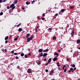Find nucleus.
Wrapping results in <instances>:
<instances>
[{"label":"nucleus","mask_w":80,"mask_h":80,"mask_svg":"<svg viewBox=\"0 0 80 80\" xmlns=\"http://www.w3.org/2000/svg\"><path fill=\"white\" fill-rule=\"evenodd\" d=\"M33 35H32L30 38H27V42H30V41L33 38Z\"/></svg>","instance_id":"nucleus-1"},{"label":"nucleus","mask_w":80,"mask_h":80,"mask_svg":"<svg viewBox=\"0 0 80 80\" xmlns=\"http://www.w3.org/2000/svg\"><path fill=\"white\" fill-rule=\"evenodd\" d=\"M14 6L15 4H12L10 6V8H12V10H13V9H14V8H15L16 7Z\"/></svg>","instance_id":"nucleus-2"},{"label":"nucleus","mask_w":80,"mask_h":80,"mask_svg":"<svg viewBox=\"0 0 80 80\" xmlns=\"http://www.w3.org/2000/svg\"><path fill=\"white\" fill-rule=\"evenodd\" d=\"M51 61H52V58H50L48 61V63L45 64V66H47L48 63H50Z\"/></svg>","instance_id":"nucleus-3"},{"label":"nucleus","mask_w":80,"mask_h":80,"mask_svg":"<svg viewBox=\"0 0 80 80\" xmlns=\"http://www.w3.org/2000/svg\"><path fill=\"white\" fill-rule=\"evenodd\" d=\"M43 49H40L38 50V52H39V53H42V52H43Z\"/></svg>","instance_id":"nucleus-4"},{"label":"nucleus","mask_w":80,"mask_h":80,"mask_svg":"<svg viewBox=\"0 0 80 80\" xmlns=\"http://www.w3.org/2000/svg\"><path fill=\"white\" fill-rule=\"evenodd\" d=\"M27 72L28 73H32V71H31V69H28L27 71Z\"/></svg>","instance_id":"nucleus-5"},{"label":"nucleus","mask_w":80,"mask_h":80,"mask_svg":"<svg viewBox=\"0 0 80 80\" xmlns=\"http://www.w3.org/2000/svg\"><path fill=\"white\" fill-rule=\"evenodd\" d=\"M58 58L57 57H55L53 59V62H55V61H57V59Z\"/></svg>","instance_id":"nucleus-6"},{"label":"nucleus","mask_w":80,"mask_h":80,"mask_svg":"<svg viewBox=\"0 0 80 80\" xmlns=\"http://www.w3.org/2000/svg\"><path fill=\"white\" fill-rule=\"evenodd\" d=\"M53 72H54V71H53V70H52L50 72L49 75H52V73H53Z\"/></svg>","instance_id":"nucleus-7"},{"label":"nucleus","mask_w":80,"mask_h":80,"mask_svg":"<svg viewBox=\"0 0 80 80\" xmlns=\"http://www.w3.org/2000/svg\"><path fill=\"white\" fill-rule=\"evenodd\" d=\"M77 43L78 44L80 43V39H78L76 41Z\"/></svg>","instance_id":"nucleus-8"},{"label":"nucleus","mask_w":80,"mask_h":80,"mask_svg":"<svg viewBox=\"0 0 80 80\" xmlns=\"http://www.w3.org/2000/svg\"><path fill=\"white\" fill-rule=\"evenodd\" d=\"M66 11V9H62L61 10V12L62 13H63V12H65V11Z\"/></svg>","instance_id":"nucleus-9"},{"label":"nucleus","mask_w":80,"mask_h":80,"mask_svg":"<svg viewBox=\"0 0 80 80\" xmlns=\"http://www.w3.org/2000/svg\"><path fill=\"white\" fill-rule=\"evenodd\" d=\"M48 55V54H47V53H44L43 55V57H46V56H47Z\"/></svg>","instance_id":"nucleus-10"},{"label":"nucleus","mask_w":80,"mask_h":80,"mask_svg":"<svg viewBox=\"0 0 80 80\" xmlns=\"http://www.w3.org/2000/svg\"><path fill=\"white\" fill-rule=\"evenodd\" d=\"M71 67H73V68H74V67H75V65L74 64H71L70 65Z\"/></svg>","instance_id":"nucleus-11"},{"label":"nucleus","mask_w":80,"mask_h":80,"mask_svg":"<svg viewBox=\"0 0 80 80\" xmlns=\"http://www.w3.org/2000/svg\"><path fill=\"white\" fill-rule=\"evenodd\" d=\"M13 3L14 4H17V3H18V1L16 0L15 2H14Z\"/></svg>","instance_id":"nucleus-12"},{"label":"nucleus","mask_w":80,"mask_h":80,"mask_svg":"<svg viewBox=\"0 0 80 80\" xmlns=\"http://www.w3.org/2000/svg\"><path fill=\"white\" fill-rule=\"evenodd\" d=\"M30 34L29 33L27 34V35L26 37V38H28V37H29V36H30Z\"/></svg>","instance_id":"nucleus-13"},{"label":"nucleus","mask_w":80,"mask_h":80,"mask_svg":"<svg viewBox=\"0 0 80 80\" xmlns=\"http://www.w3.org/2000/svg\"><path fill=\"white\" fill-rule=\"evenodd\" d=\"M70 8V9H73V8H74V6H70V7L69 6Z\"/></svg>","instance_id":"nucleus-14"},{"label":"nucleus","mask_w":80,"mask_h":80,"mask_svg":"<svg viewBox=\"0 0 80 80\" xmlns=\"http://www.w3.org/2000/svg\"><path fill=\"white\" fill-rule=\"evenodd\" d=\"M49 50V49H46V50H43V52H48V51Z\"/></svg>","instance_id":"nucleus-15"},{"label":"nucleus","mask_w":80,"mask_h":80,"mask_svg":"<svg viewBox=\"0 0 80 80\" xmlns=\"http://www.w3.org/2000/svg\"><path fill=\"white\" fill-rule=\"evenodd\" d=\"M8 39V36H7L6 37H5V40H7Z\"/></svg>","instance_id":"nucleus-16"},{"label":"nucleus","mask_w":80,"mask_h":80,"mask_svg":"<svg viewBox=\"0 0 80 80\" xmlns=\"http://www.w3.org/2000/svg\"><path fill=\"white\" fill-rule=\"evenodd\" d=\"M70 70L73 73L74 72L73 69L72 68H70Z\"/></svg>","instance_id":"nucleus-17"},{"label":"nucleus","mask_w":80,"mask_h":80,"mask_svg":"<svg viewBox=\"0 0 80 80\" xmlns=\"http://www.w3.org/2000/svg\"><path fill=\"white\" fill-rule=\"evenodd\" d=\"M23 30L21 28H19L18 30V32H21Z\"/></svg>","instance_id":"nucleus-18"},{"label":"nucleus","mask_w":80,"mask_h":80,"mask_svg":"<svg viewBox=\"0 0 80 80\" xmlns=\"http://www.w3.org/2000/svg\"><path fill=\"white\" fill-rule=\"evenodd\" d=\"M43 53L42 52L39 55V56H40V57H43Z\"/></svg>","instance_id":"nucleus-19"},{"label":"nucleus","mask_w":80,"mask_h":80,"mask_svg":"<svg viewBox=\"0 0 80 80\" xmlns=\"http://www.w3.org/2000/svg\"><path fill=\"white\" fill-rule=\"evenodd\" d=\"M54 55H59V54H58V53L56 52H55L54 53Z\"/></svg>","instance_id":"nucleus-20"},{"label":"nucleus","mask_w":80,"mask_h":80,"mask_svg":"<svg viewBox=\"0 0 80 80\" xmlns=\"http://www.w3.org/2000/svg\"><path fill=\"white\" fill-rule=\"evenodd\" d=\"M40 64H41V62L40 61H38V65H40Z\"/></svg>","instance_id":"nucleus-21"},{"label":"nucleus","mask_w":80,"mask_h":80,"mask_svg":"<svg viewBox=\"0 0 80 80\" xmlns=\"http://www.w3.org/2000/svg\"><path fill=\"white\" fill-rule=\"evenodd\" d=\"M21 57H23V56H24V53H21Z\"/></svg>","instance_id":"nucleus-22"},{"label":"nucleus","mask_w":80,"mask_h":80,"mask_svg":"<svg viewBox=\"0 0 80 80\" xmlns=\"http://www.w3.org/2000/svg\"><path fill=\"white\" fill-rule=\"evenodd\" d=\"M26 5H29V4H30V3L29 2H26Z\"/></svg>","instance_id":"nucleus-23"},{"label":"nucleus","mask_w":80,"mask_h":80,"mask_svg":"<svg viewBox=\"0 0 80 80\" xmlns=\"http://www.w3.org/2000/svg\"><path fill=\"white\" fill-rule=\"evenodd\" d=\"M56 37H55V36H54L53 37V38H52V39H53V40H56Z\"/></svg>","instance_id":"nucleus-24"},{"label":"nucleus","mask_w":80,"mask_h":80,"mask_svg":"<svg viewBox=\"0 0 80 80\" xmlns=\"http://www.w3.org/2000/svg\"><path fill=\"white\" fill-rule=\"evenodd\" d=\"M18 40V38L17 37L14 39V40L15 41H16V40Z\"/></svg>","instance_id":"nucleus-25"},{"label":"nucleus","mask_w":80,"mask_h":80,"mask_svg":"<svg viewBox=\"0 0 80 80\" xmlns=\"http://www.w3.org/2000/svg\"><path fill=\"white\" fill-rule=\"evenodd\" d=\"M22 24L21 23H19V24H18L17 25V26L18 27H20V26Z\"/></svg>","instance_id":"nucleus-26"},{"label":"nucleus","mask_w":80,"mask_h":80,"mask_svg":"<svg viewBox=\"0 0 80 80\" xmlns=\"http://www.w3.org/2000/svg\"><path fill=\"white\" fill-rule=\"evenodd\" d=\"M76 56V54H74L73 55V57H74V58H75V57Z\"/></svg>","instance_id":"nucleus-27"},{"label":"nucleus","mask_w":80,"mask_h":80,"mask_svg":"<svg viewBox=\"0 0 80 80\" xmlns=\"http://www.w3.org/2000/svg\"><path fill=\"white\" fill-rule=\"evenodd\" d=\"M57 66H58V67H60V65L59 64V63H57Z\"/></svg>","instance_id":"nucleus-28"},{"label":"nucleus","mask_w":80,"mask_h":80,"mask_svg":"<svg viewBox=\"0 0 80 80\" xmlns=\"http://www.w3.org/2000/svg\"><path fill=\"white\" fill-rule=\"evenodd\" d=\"M3 12H1L0 13V15L2 16V15H3Z\"/></svg>","instance_id":"nucleus-29"},{"label":"nucleus","mask_w":80,"mask_h":80,"mask_svg":"<svg viewBox=\"0 0 80 80\" xmlns=\"http://www.w3.org/2000/svg\"><path fill=\"white\" fill-rule=\"evenodd\" d=\"M58 13H56L54 15V17H55V16H58Z\"/></svg>","instance_id":"nucleus-30"},{"label":"nucleus","mask_w":80,"mask_h":80,"mask_svg":"<svg viewBox=\"0 0 80 80\" xmlns=\"http://www.w3.org/2000/svg\"><path fill=\"white\" fill-rule=\"evenodd\" d=\"M24 57L26 58H28V57H27V55H25Z\"/></svg>","instance_id":"nucleus-31"},{"label":"nucleus","mask_w":80,"mask_h":80,"mask_svg":"<svg viewBox=\"0 0 80 80\" xmlns=\"http://www.w3.org/2000/svg\"><path fill=\"white\" fill-rule=\"evenodd\" d=\"M35 1L34 0H33L32 1V2L31 3H35Z\"/></svg>","instance_id":"nucleus-32"},{"label":"nucleus","mask_w":80,"mask_h":80,"mask_svg":"<svg viewBox=\"0 0 80 80\" xmlns=\"http://www.w3.org/2000/svg\"><path fill=\"white\" fill-rule=\"evenodd\" d=\"M66 69H67V68H66L64 70V72H67Z\"/></svg>","instance_id":"nucleus-33"},{"label":"nucleus","mask_w":80,"mask_h":80,"mask_svg":"<svg viewBox=\"0 0 80 80\" xmlns=\"http://www.w3.org/2000/svg\"><path fill=\"white\" fill-rule=\"evenodd\" d=\"M42 17H45V13L42 14Z\"/></svg>","instance_id":"nucleus-34"},{"label":"nucleus","mask_w":80,"mask_h":80,"mask_svg":"<svg viewBox=\"0 0 80 80\" xmlns=\"http://www.w3.org/2000/svg\"><path fill=\"white\" fill-rule=\"evenodd\" d=\"M1 50L3 52H5V50H4L3 49H2Z\"/></svg>","instance_id":"nucleus-35"},{"label":"nucleus","mask_w":80,"mask_h":80,"mask_svg":"<svg viewBox=\"0 0 80 80\" xmlns=\"http://www.w3.org/2000/svg\"><path fill=\"white\" fill-rule=\"evenodd\" d=\"M41 19L42 20H45V18L42 17Z\"/></svg>","instance_id":"nucleus-36"},{"label":"nucleus","mask_w":80,"mask_h":80,"mask_svg":"<svg viewBox=\"0 0 80 80\" xmlns=\"http://www.w3.org/2000/svg\"><path fill=\"white\" fill-rule=\"evenodd\" d=\"M37 18L38 19V20H40V17H39V16H38L37 17Z\"/></svg>","instance_id":"nucleus-37"},{"label":"nucleus","mask_w":80,"mask_h":80,"mask_svg":"<svg viewBox=\"0 0 80 80\" xmlns=\"http://www.w3.org/2000/svg\"><path fill=\"white\" fill-rule=\"evenodd\" d=\"M37 28H35V32H36V33L37 32H38V31H37Z\"/></svg>","instance_id":"nucleus-38"},{"label":"nucleus","mask_w":80,"mask_h":80,"mask_svg":"<svg viewBox=\"0 0 80 80\" xmlns=\"http://www.w3.org/2000/svg\"><path fill=\"white\" fill-rule=\"evenodd\" d=\"M71 35L72 36V37L73 36V35H74V34L73 33H71Z\"/></svg>","instance_id":"nucleus-39"},{"label":"nucleus","mask_w":80,"mask_h":80,"mask_svg":"<svg viewBox=\"0 0 80 80\" xmlns=\"http://www.w3.org/2000/svg\"><path fill=\"white\" fill-rule=\"evenodd\" d=\"M48 72V69H46L45 70V72Z\"/></svg>","instance_id":"nucleus-40"},{"label":"nucleus","mask_w":80,"mask_h":80,"mask_svg":"<svg viewBox=\"0 0 80 80\" xmlns=\"http://www.w3.org/2000/svg\"><path fill=\"white\" fill-rule=\"evenodd\" d=\"M31 55V53H29L28 54V56H30Z\"/></svg>","instance_id":"nucleus-41"},{"label":"nucleus","mask_w":80,"mask_h":80,"mask_svg":"<svg viewBox=\"0 0 80 80\" xmlns=\"http://www.w3.org/2000/svg\"><path fill=\"white\" fill-rule=\"evenodd\" d=\"M58 69L59 70H61V68L60 67L58 68Z\"/></svg>","instance_id":"nucleus-42"},{"label":"nucleus","mask_w":80,"mask_h":80,"mask_svg":"<svg viewBox=\"0 0 80 80\" xmlns=\"http://www.w3.org/2000/svg\"><path fill=\"white\" fill-rule=\"evenodd\" d=\"M76 69H77V68H74L73 69V72H74V71H75V70H76Z\"/></svg>","instance_id":"nucleus-43"},{"label":"nucleus","mask_w":80,"mask_h":80,"mask_svg":"<svg viewBox=\"0 0 80 80\" xmlns=\"http://www.w3.org/2000/svg\"><path fill=\"white\" fill-rule=\"evenodd\" d=\"M11 52L12 53H14V51H11Z\"/></svg>","instance_id":"nucleus-44"},{"label":"nucleus","mask_w":80,"mask_h":80,"mask_svg":"<svg viewBox=\"0 0 80 80\" xmlns=\"http://www.w3.org/2000/svg\"><path fill=\"white\" fill-rule=\"evenodd\" d=\"M5 43H8V41L6 40V41H5Z\"/></svg>","instance_id":"nucleus-45"},{"label":"nucleus","mask_w":80,"mask_h":80,"mask_svg":"<svg viewBox=\"0 0 80 80\" xmlns=\"http://www.w3.org/2000/svg\"><path fill=\"white\" fill-rule=\"evenodd\" d=\"M7 0H3L2 1V2H6Z\"/></svg>","instance_id":"nucleus-46"},{"label":"nucleus","mask_w":80,"mask_h":80,"mask_svg":"<svg viewBox=\"0 0 80 80\" xmlns=\"http://www.w3.org/2000/svg\"><path fill=\"white\" fill-rule=\"evenodd\" d=\"M3 2V0H0V3H2Z\"/></svg>","instance_id":"nucleus-47"},{"label":"nucleus","mask_w":80,"mask_h":80,"mask_svg":"<svg viewBox=\"0 0 80 80\" xmlns=\"http://www.w3.org/2000/svg\"><path fill=\"white\" fill-rule=\"evenodd\" d=\"M17 68H18V69H19V68H20V66H18L17 67Z\"/></svg>","instance_id":"nucleus-48"},{"label":"nucleus","mask_w":80,"mask_h":80,"mask_svg":"<svg viewBox=\"0 0 80 80\" xmlns=\"http://www.w3.org/2000/svg\"><path fill=\"white\" fill-rule=\"evenodd\" d=\"M14 54L15 55H17V53H14Z\"/></svg>","instance_id":"nucleus-49"},{"label":"nucleus","mask_w":80,"mask_h":80,"mask_svg":"<svg viewBox=\"0 0 80 80\" xmlns=\"http://www.w3.org/2000/svg\"><path fill=\"white\" fill-rule=\"evenodd\" d=\"M16 59H18V57H17V56H16Z\"/></svg>","instance_id":"nucleus-50"},{"label":"nucleus","mask_w":80,"mask_h":80,"mask_svg":"<svg viewBox=\"0 0 80 80\" xmlns=\"http://www.w3.org/2000/svg\"><path fill=\"white\" fill-rule=\"evenodd\" d=\"M57 55V56H55V57H58V56H59V54H58V55Z\"/></svg>","instance_id":"nucleus-51"},{"label":"nucleus","mask_w":80,"mask_h":80,"mask_svg":"<svg viewBox=\"0 0 80 80\" xmlns=\"http://www.w3.org/2000/svg\"><path fill=\"white\" fill-rule=\"evenodd\" d=\"M4 51H5V52H7V50L6 49H5L4 50Z\"/></svg>","instance_id":"nucleus-52"},{"label":"nucleus","mask_w":80,"mask_h":80,"mask_svg":"<svg viewBox=\"0 0 80 80\" xmlns=\"http://www.w3.org/2000/svg\"><path fill=\"white\" fill-rule=\"evenodd\" d=\"M22 10H25L24 8H23V7H22Z\"/></svg>","instance_id":"nucleus-53"},{"label":"nucleus","mask_w":80,"mask_h":80,"mask_svg":"<svg viewBox=\"0 0 80 80\" xmlns=\"http://www.w3.org/2000/svg\"><path fill=\"white\" fill-rule=\"evenodd\" d=\"M10 7H9V6H8L7 7V8L8 9H9Z\"/></svg>","instance_id":"nucleus-54"},{"label":"nucleus","mask_w":80,"mask_h":80,"mask_svg":"<svg viewBox=\"0 0 80 80\" xmlns=\"http://www.w3.org/2000/svg\"><path fill=\"white\" fill-rule=\"evenodd\" d=\"M71 70H70V69L68 72V73H70V72H71Z\"/></svg>","instance_id":"nucleus-55"},{"label":"nucleus","mask_w":80,"mask_h":80,"mask_svg":"<svg viewBox=\"0 0 80 80\" xmlns=\"http://www.w3.org/2000/svg\"><path fill=\"white\" fill-rule=\"evenodd\" d=\"M75 32V30L74 29H73L72 30V32Z\"/></svg>","instance_id":"nucleus-56"},{"label":"nucleus","mask_w":80,"mask_h":80,"mask_svg":"<svg viewBox=\"0 0 80 80\" xmlns=\"http://www.w3.org/2000/svg\"><path fill=\"white\" fill-rule=\"evenodd\" d=\"M49 30H52V28H49Z\"/></svg>","instance_id":"nucleus-57"},{"label":"nucleus","mask_w":80,"mask_h":80,"mask_svg":"<svg viewBox=\"0 0 80 80\" xmlns=\"http://www.w3.org/2000/svg\"><path fill=\"white\" fill-rule=\"evenodd\" d=\"M12 38V35H10V38H9L10 39Z\"/></svg>","instance_id":"nucleus-58"},{"label":"nucleus","mask_w":80,"mask_h":80,"mask_svg":"<svg viewBox=\"0 0 80 80\" xmlns=\"http://www.w3.org/2000/svg\"><path fill=\"white\" fill-rule=\"evenodd\" d=\"M66 67V66L65 65H64L63 66V67Z\"/></svg>","instance_id":"nucleus-59"},{"label":"nucleus","mask_w":80,"mask_h":80,"mask_svg":"<svg viewBox=\"0 0 80 80\" xmlns=\"http://www.w3.org/2000/svg\"><path fill=\"white\" fill-rule=\"evenodd\" d=\"M67 61H68H68H69V59L67 58Z\"/></svg>","instance_id":"nucleus-60"},{"label":"nucleus","mask_w":80,"mask_h":80,"mask_svg":"<svg viewBox=\"0 0 80 80\" xmlns=\"http://www.w3.org/2000/svg\"><path fill=\"white\" fill-rule=\"evenodd\" d=\"M28 51H30V48H28Z\"/></svg>","instance_id":"nucleus-61"},{"label":"nucleus","mask_w":80,"mask_h":80,"mask_svg":"<svg viewBox=\"0 0 80 80\" xmlns=\"http://www.w3.org/2000/svg\"><path fill=\"white\" fill-rule=\"evenodd\" d=\"M48 12H50V11H51V10H48Z\"/></svg>","instance_id":"nucleus-62"},{"label":"nucleus","mask_w":80,"mask_h":80,"mask_svg":"<svg viewBox=\"0 0 80 80\" xmlns=\"http://www.w3.org/2000/svg\"><path fill=\"white\" fill-rule=\"evenodd\" d=\"M79 34H78V36H79V35H80V32H79Z\"/></svg>","instance_id":"nucleus-63"},{"label":"nucleus","mask_w":80,"mask_h":80,"mask_svg":"<svg viewBox=\"0 0 80 80\" xmlns=\"http://www.w3.org/2000/svg\"><path fill=\"white\" fill-rule=\"evenodd\" d=\"M70 30H72V29H73V28H70Z\"/></svg>","instance_id":"nucleus-64"}]
</instances>
